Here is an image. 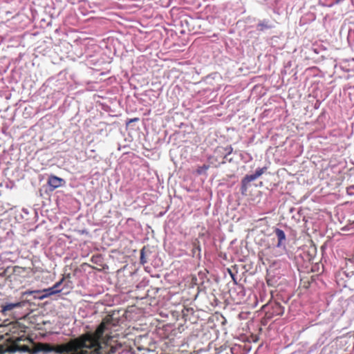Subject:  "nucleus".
Here are the masks:
<instances>
[{
  "label": "nucleus",
  "instance_id": "f257e3e1",
  "mask_svg": "<svg viewBox=\"0 0 354 354\" xmlns=\"http://www.w3.org/2000/svg\"><path fill=\"white\" fill-rule=\"evenodd\" d=\"M89 341V339L86 337H80L78 338L71 339L66 344L53 347V351L58 353L74 352V354H88V351L86 350H82L80 351H78V350L84 348L83 346L86 345V342Z\"/></svg>",
  "mask_w": 354,
  "mask_h": 354
},
{
  "label": "nucleus",
  "instance_id": "f03ea898",
  "mask_svg": "<svg viewBox=\"0 0 354 354\" xmlns=\"http://www.w3.org/2000/svg\"><path fill=\"white\" fill-rule=\"evenodd\" d=\"M104 330L105 324L102 323L94 333H86L81 336L86 337L90 340L86 342V345L83 346L84 348H94L93 351L88 352V354H104L102 351V347L99 344V340L103 335Z\"/></svg>",
  "mask_w": 354,
  "mask_h": 354
},
{
  "label": "nucleus",
  "instance_id": "7ed1b4c3",
  "mask_svg": "<svg viewBox=\"0 0 354 354\" xmlns=\"http://www.w3.org/2000/svg\"><path fill=\"white\" fill-rule=\"evenodd\" d=\"M60 292H61V290H54V289L51 287V288L44 289L41 290L27 291V292H26L25 294L30 295H32L35 293H41L42 295H41V297H34V298L39 299V300H42L50 295H55V294Z\"/></svg>",
  "mask_w": 354,
  "mask_h": 354
},
{
  "label": "nucleus",
  "instance_id": "20e7f679",
  "mask_svg": "<svg viewBox=\"0 0 354 354\" xmlns=\"http://www.w3.org/2000/svg\"><path fill=\"white\" fill-rule=\"evenodd\" d=\"M64 183V180L55 176H51L49 177L48 180V185L53 189H57L62 185Z\"/></svg>",
  "mask_w": 354,
  "mask_h": 354
},
{
  "label": "nucleus",
  "instance_id": "39448f33",
  "mask_svg": "<svg viewBox=\"0 0 354 354\" xmlns=\"http://www.w3.org/2000/svg\"><path fill=\"white\" fill-rule=\"evenodd\" d=\"M37 350L44 353H50L53 352V347L48 344H39L37 346Z\"/></svg>",
  "mask_w": 354,
  "mask_h": 354
},
{
  "label": "nucleus",
  "instance_id": "423d86ee",
  "mask_svg": "<svg viewBox=\"0 0 354 354\" xmlns=\"http://www.w3.org/2000/svg\"><path fill=\"white\" fill-rule=\"evenodd\" d=\"M21 302L9 303L3 306L2 311L6 312V311L11 310L15 308L21 307Z\"/></svg>",
  "mask_w": 354,
  "mask_h": 354
},
{
  "label": "nucleus",
  "instance_id": "0eeeda50",
  "mask_svg": "<svg viewBox=\"0 0 354 354\" xmlns=\"http://www.w3.org/2000/svg\"><path fill=\"white\" fill-rule=\"evenodd\" d=\"M276 234L279 239V243L277 244V246L279 247L282 243L283 241L286 239V234L284 232L280 229L276 230Z\"/></svg>",
  "mask_w": 354,
  "mask_h": 354
},
{
  "label": "nucleus",
  "instance_id": "6e6552de",
  "mask_svg": "<svg viewBox=\"0 0 354 354\" xmlns=\"http://www.w3.org/2000/svg\"><path fill=\"white\" fill-rule=\"evenodd\" d=\"M266 169V167H263V168H261V169H257L254 174L256 176L257 178H259V176H261L265 171V170Z\"/></svg>",
  "mask_w": 354,
  "mask_h": 354
},
{
  "label": "nucleus",
  "instance_id": "1a4fd4ad",
  "mask_svg": "<svg viewBox=\"0 0 354 354\" xmlns=\"http://www.w3.org/2000/svg\"><path fill=\"white\" fill-rule=\"evenodd\" d=\"M257 178L256 177L255 174H252V175H250V176H247L245 178V180L248 182H251V181H253L254 180H256Z\"/></svg>",
  "mask_w": 354,
  "mask_h": 354
},
{
  "label": "nucleus",
  "instance_id": "9d476101",
  "mask_svg": "<svg viewBox=\"0 0 354 354\" xmlns=\"http://www.w3.org/2000/svg\"><path fill=\"white\" fill-rule=\"evenodd\" d=\"M208 168H209V167L205 166V165L203 167H201L198 169V173L201 174L205 172L208 169Z\"/></svg>",
  "mask_w": 354,
  "mask_h": 354
},
{
  "label": "nucleus",
  "instance_id": "9b49d317",
  "mask_svg": "<svg viewBox=\"0 0 354 354\" xmlns=\"http://www.w3.org/2000/svg\"><path fill=\"white\" fill-rule=\"evenodd\" d=\"M63 281V279H62L61 281H58L57 283H56L52 288L55 290H59L58 288L60 286V285L62 284Z\"/></svg>",
  "mask_w": 354,
  "mask_h": 354
},
{
  "label": "nucleus",
  "instance_id": "f8f14e48",
  "mask_svg": "<svg viewBox=\"0 0 354 354\" xmlns=\"http://www.w3.org/2000/svg\"><path fill=\"white\" fill-rule=\"evenodd\" d=\"M138 118H133V119H131V120H130L128 122V123H127V124H129V123H131V122H136V121H138Z\"/></svg>",
  "mask_w": 354,
  "mask_h": 354
},
{
  "label": "nucleus",
  "instance_id": "ddd939ff",
  "mask_svg": "<svg viewBox=\"0 0 354 354\" xmlns=\"http://www.w3.org/2000/svg\"><path fill=\"white\" fill-rule=\"evenodd\" d=\"M38 295H37L36 297H41V295H42L41 293H37Z\"/></svg>",
  "mask_w": 354,
  "mask_h": 354
}]
</instances>
